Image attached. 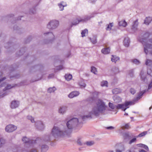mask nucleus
Here are the masks:
<instances>
[{"label": "nucleus", "instance_id": "obj_1", "mask_svg": "<svg viewBox=\"0 0 152 152\" xmlns=\"http://www.w3.org/2000/svg\"><path fill=\"white\" fill-rule=\"evenodd\" d=\"M107 107L105 103L102 100L100 99L97 100L88 114L83 116V119L85 120L86 118H91L94 116H98L100 114L104 113Z\"/></svg>", "mask_w": 152, "mask_h": 152}, {"label": "nucleus", "instance_id": "obj_2", "mask_svg": "<svg viewBox=\"0 0 152 152\" xmlns=\"http://www.w3.org/2000/svg\"><path fill=\"white\" fill-rule=\"evenodd\" d=\"M67 129L66 128L63 127L62 126L59 127L54 126L52 129L51 134L55 137H65L68 135Z\"/></svg>", "mask_w": 152, "mask_h": 152}, {"label": "nucleus", "instance_id": "obj_3", "mask_svg": "<svg viewBox=\"0 0 152 152\" xmlns=\"http://www.w3.org/2000/svg\"><path fill=\"white\" fill-rule=\"evenodd\" d=\"M145 92V91H144L143 92H142V91L140 92L138 94L137 97L132 101L129 102L126 101L123 104H118L116 106L117 108L118 109H121L124 111H125L127 108L129 107H128L129 106L134 104L135 102H136L141 98V96Z\"/></svg>", "mask_w": 152, "mask_h": 152}, {"label": "nucleus", "instance_id": "obj_4", "mask_svg": "<svg viewBox=\"0 0 152 152\" xmlns=\"http://www.w3.org/2000/svg\"><path fill=\"white\" fill-rule=\"evenodd\" d=\"M66 123V126L67 128L69 129H72L75 127L80 123V121L77 118H73L70 120L67 121Z\"/></svg>", "mask_w": 152, "mask_h": 152}, {"label": "nucleus", "instance_id": "obj_5", "mask_svg": "<svg viewBox=\"0 0 152 152\" xmlns=\"http://www.w3.org/2000/svg\"><path fill=\"white\" fill-rule=\"evenodd\" d=\"M59 24V22L58 20H53L48 22L47 24V27L49 29H55L58 27Z\"/></svg>", "mask_w": 152, "mask_h": 152}, {"label": "nucleus", "instance_id": "obj_6", "mask_svg": "<svg viewBox=\"0 0 152 152\" xmlns=\"http://www.w3.org/2000/svg\"><path fill=\"white\" fill-rule=\"evenodd\" d=\"M50 140L49 138L47 136L45 137V138L43 140H41L40 143L41 145V151L42 152H46L48 149V147L47 145L42 144L44 142H47L49 141Z\"/></svg>", "mask_w": 152, "mask_h": 152}, {"label": "nucleus", "instance_id": "obj_7", "mask_svg": "<svg viewBox=\"0 0 152 152\" xmlns=\"http://www.w3.org/2000/svg\"><path fill=\"white\" fill-rule=\"evenodd\" d=\"M17 129L16 126L13 125L9 124L6 127L5 130L7 132H11Z\"/></svg>", "mask_w": 152, "mask_h": 152}, {"label": "nucleus", "instance_id": "obj_8", "mask_svg": "<svg viewBox=\"0 0 152 152\" xmlns=\"http://www.w3.org/2000/svg\"><path fill=\"white\" fill-rule=\"evenodd\" d=\"M67 109V106L64 105L61 106L58 108V112L60 114L64 115L66 113Z\"/></svg>", "mask_w": 152, "mask_h": 152}, {"label": "nucleus", "instance_id": "obj_9", "mask_svg": "<svg viewBox=\"0 0 152 152\" xmlns=\"http://www.w3.org/2000/svg\"><path fill=\"white\" fill-rule=\"evenodd\" d=\"M142 44L144 45V52L146 54H147L148 53V49H152V44L149 43H146L145 42H142ZM152 54V52H151Z\"/></svg>", "mask_w": 152, "mask_h": 152}, {"label": "nucleus", "instance_id": "obj_10", "mask_svg": "<svg viewBox=\"0 0 152 152\" xmlns=\"http://www.w3.org/2000/svg\"><path fill=\"white\" fill-rule=\"evenodd\" d=\"M35 126L38 129L42 130L44 128V125L42 122L38 121L35 122Z\"/></svg>", "mask_w": 152, "mask_h": 152}, {"label": "nucleus", "instance_id": "obj_11", "mask_svg": "<svg viewBox=\"0 0 152 152\" xmlns=\"http://www.w3.org/2000/svg\"><path fill=\"white\" fill-rule=\"evenodd\" d=\"M90 18L89 17H86V18L84 19H81V18L77 19L72 24L73 25H76L78 24L80 22H84L86 21L89 20L90 19Z\"/></svg>", "mask_w": 152, "mask_h": 152}, {"label": "nucleus", "instance_id": "obj_12", "mask_svg": "<svg viewBox=\"0 0 152 152\" xmlns=\"http://www.w3.org/2000/svg\"><path fill=\"white\" fill-rule=\"evenodd\" d=\"M140 75L142 80L145 83H147L148 81V77L146 76V74L142 71L140 72Z\"/></svg>", "mask_w": 152, "mask_h": 152}, {"label": "nucleus", "instance_id": "obj_13", "mask_svg": "<svg viewBox=\"0 0 152 152\" xmlns=\"http://www.w3.org/2000/svg\"><path fill=\"white\" fill-rule=\"evenodd\" d=\"M79 92L77 91H75L71 92L69 95L68 97L72 98L78 96L79 94Z\"/></svg>", "mask_w": 152, "mask_h": 152}, {"label": "nucleus", "instance_id": "obj_14", "mask_svg": "<svg viewBox=\"0 0 152 152\" xmlns=\"http://www.w3.org/2000/svg\"><path fill=\"white\" fill-rule=\"evenodd\" d=\"M19 105V102L17 101H12L11 104V107L12 109L15 108L17 107Z\"/></svg>", "mask_w": 152, "mask_h": 152}, {"label": "nucleus", "instance_id": "obj_15", "mask_svg": "<svg viewBox=\"0 0 152 152\" xmlns=\"http://www.w3.org/2000/svg\"><path fill=\"white\" fill-rule=\"evenodd\" d=\"M110 48L109 47L104 48L101 50V52L104 54H107L110 53Z\"/></svg>", "mask_w": 152, "mask_h": 152}, {"label": "nucleus", "instance_id": "obj_16", "mask_svg": "<svg viewBox=\"0 0 152 152\" xmlns=\"http://www.w3.org/2000/svg\"><path fill=\"white\" fill-rule=\"evenodd\" d=\"M2 85L3 86H4L5 87L3 89V90L4 91H6L8 89H9L14 86L10 84H7L6 83H4L2 84Z\"/></svg>", "mask_w": 152, "mask_h": 152}, {"label": "nucleus", "instance_id": "obj_17", "mask_svg": "<svg viewBox=\"0 0 152 152\" xmlns=\"http://www.w3.org/2000/svg\"><path fill=\"white\" fill-rule=\"evenodd\" d=\"M138 24V23L137 20H136L134 22L132 28V29L133 31H135L137 30Z\"/></svg>", "mask_w": 152, "mask_h": 152}, {"label": "nucleus", "instance_id": "obj_18", "mask_svg": "<svg viewBox=\"0 0 152 152\" xmlns=\"http://www.w3.org/2000/svg\"><path fill=\"white\" fill-rule=\"evenodd\" d=\"M112 92L113 94H117L121 92V90L119 88H115L113 89Z\"/></svg>", "mask_w": 152, "mask_h": 152}, {"label": "nucleus", "instance_id": "obj_19", "mask_svg": "<svg viewBox=\"0 0 152 152\" xmlns=\"http://www.w3.org/2000/svg\"><path fill=\"white\" fill-rule=\"evenodd\" d=\"M113 100L115 103L120 102L121 101V98L117 96H115L113 97Z\"/></svg>", "mask_w": 152, "mask_h": 152}, {"label": "nucleus", "instance_id": "obj_20", "mask_svg": "<svg viewBox=\"0 0 152 152\" xmlns=\"http://www.w3.org/2000/svg\"><path fill=\"white\" fill-rule=\"evenodd\" d=\"M124 45L125 47H128L129 44V38H126L124 41Z\"/></svg>", "mask_w": 152, "mask_h": 152}, {"label": "nucleus", "instance_id": "obj_21", "mask_svg": "<svg viewBox=\"0 0 152 152\" xmlns=\"http://www.w3.org/2000/svg\"><path fill=\"white\" fill-rule=\"evenodd\" d=\"M119 25L120 26L125 27L127 26V23L125 20H122L119 22Z\"/></svg>", "mask_w": 152, "mask_h": 152}, {"label": "nucleus", "instance_id": "obj_22", "mask_svg": "<svg viewBox=\"0 0 152 152\" xmlns=\"http://www.w3.org/2000/svg\"><path fill=\"white\" fill-rule=\"evenodd\" d=\"M112 58H111V60L113 62L116 63V62L118 61L119 58L118 57L112 55Z\"/></svg>", "mask_w": 152, "mask_h": 152}, {"label": "nucleus", "instance_id": "obj_23", "mask_svg": "<svg viewBox=\"0 0 152 152\" xmlns=\"http://www.w3.org/2000/svg\"><path fill=\"white\" fill-rule=\"evenodd\" d=\"M95 144V142L93 141H88L84 143V144L86 145L87 146H91Z\"/></svg>", "mask_w": 152, "mask_h": 152}, {"label": "nucleus", "instance_id": "obj_24", "mask_svg": "<svg viewBox=\"0 0 152 152\" xmlns=\"http://www.w3.org/2000/svg\"><path fill=\"white\" fill-rule=\"evenodd\" d=\"M43 35L45 36H46L49 37V38H53L54 37L53 33L52 32H50L44 33L43 34Z\"/></svg>", "mask_w": 152, "mask_h": 152}, {"label": "nucleus", "instance_id": "obj_25", "mask_svg": "<svg viewBox=\"0 0 152 152\" xmlns=\"http://www.w3.org/2000/svg\"><path fill=\"white\" fill-rule=\"evenodd\" d=\"M58 6L60 8V10L61 11L64 9L63 8L64 7L66 6V3L63 2L60 4H58Z\"/></svg>", "mask_w": 152, "mask_h": 152}, {"label": "nucleus", "instance_id": "obj_26", "mask_svg": "<svg viewBox=\"0 0 152 152\" xmlns=\"http://www.w3.org/2000/svg\"><path fill=\"white\" fill-rule=\"evenodd\" d=\"M152 20L151 17L146 18L145 20L144 23L146 25H148Z\"/></svg>", "mask_w": 152, "mask_h": 152}, {"label": "nucleus", "instance_id": "obj_27", "mask_svg": "<svg viewBox=\"0 0 152 152\" xmlns=\"http://www.w3.org/2000/svg\"><path fill=\"white\" fill-rule=\"evenodd\" d=\"M91 71L95 75H97V69L94 66H92L91 67Z\"/></svg>", "mask_w": 152, "mask_h": 152}, {"label": "nucleus", "instance_id": "obj_28", "mask_svg": "<svg viewBox=\"0 0 152 152\" xmlns=\"http://www.w3.org/2000/svg\"><path fill=\"white\" fill-rule=\"evenodd\" d=\"M56 90V88L53 87L52 88H49L48 89V92L49 93H51L54 92Z\"/></svg>", "mask_w": 152, "mask_h": 152}, {"label": "nucleus", "instance_id": "obj_29", "mask_svg": "<svg viewBox=\"0 0 152 152\" xmlns=\"http://www.w3.org/2000/svg\"><path fill=\"white\" fill-rule=\"evenodd\" d=\"M27 118L28 119L31 121L32 123H35V121H34V118L31 115H28L27 116Z\"/></svg>", "mask_w": 152, "mask_h": 152}, {"label": "nucleus", "instance_id": "obj_30", "mask_svg": "<svg viewBox=\"0 0 152 152\" xmlns=\"http://www.w3.org/2000/svg\"><path fill=\"white\" fill-rule=\"evenodd\" d=\"M65 78L67 81H69L72 78V76L70 74L66 75L65 76Z\"/></svg>", "mask_w": 152, "mask_h": 152}, {"label": "nucleus", "instance_id": "obj_31", "mask_svg": "<svg viewBox=\"0 0 152 152\" xmlns=\"http://www.w3.org/2000/svg\"><path fill=\"white\" fill-rule=\"evenodd\" d=\"M108 83L106 81H103L101 83V85L102 87H107Z\"/></svg>", "mask_w": 152, "mask_h": 152}, {"label": "nucleus", "instance_id": "obj_32", "mask_svg": "<svg viewBox=\"0 0 152 152\" xmlns=\"http://www.w3.org/2000/svg\"><path fill=\"white\" fill-rule=\"evenodd\" d=\"M113 23H110L108 25L107 27L106 28V29L107 31H110L111 29V28L113 26Z\"/></svg>", "mask_w": 152, "mask_h": 152}, {"label": "nucleus", "instance_id": "obj_33", "mask_svg": "<svg viewBox=\"0 0 152 152\" xmlns=\"http://www.w3.org/2000/svg\"><path fill=\"white\" fill-rule=\"evenodd\" d=\"M88 33V30L87 29H85L83 31L81 34H82V37H83L86 36V34H87Z\"/></svg>", "mask_w": 152, "mask_h": 152}, {"label": "nucleus", "instance_id": "obj_34", "mask_svg": "<svg viewBox=\"0 0 152 152\" xmlns=\"http://www.w3.org/2000/svg\"><path fill=\"white\" fill-rule=\"evenodd\" d=\"M145 64L148 66H151L152 65V61L149 59H147L145 62Z\"/></svg>", "mask_w": 152, "mask_h": 152}, {"label": "nucleus", "instance_id": "obj_35", "mask_svg": "<svg viewBox=\"0 0 152 152\" xmlns=\"http://www.w3.org/2000/svg\"><path fill=\"white\" fill-rule=\"evenodd\" d=\"M5 143V140L3 138H1L0 140V148Z\"/></svg>", "mask_w": 152, "mask_h": 152}, {"label": "nucleus", "instance_id": "obj_36", "mask_svg": "<svg viewBox=\"0 0 152 152\" xmlns=\"http://www.w3.org/2000/svg\"><path fill=\"white\" fill-rule=\"evenodd\" d=\"M22 140L24 143H27L29 141V139L26 137H23Z\"/></svg>", "mask_w": 152, "mask_h": 152}, {"label": "nucleus", "instance_id": "obj_37", "mask_svg": "<svg viewBox=\"0 0 152 152\" xmlns=\"http://www.w3.org/2000/svg\"><path fill=\"white\" fill-rule=\"evenodd\" d=\"M90 39L92 42L94 44H96L97 42L96 38L95 37L90 38Z\"/></svg>", "mask_w": 152, "mask_h": 152}, {"label": "nucleus", "instance_id": "obj_38", "mask_svg": "<svg viewBox=\"0 0 152 152\" xmlns=\"http://www.w3.org/2000/svg\"><path fill=\"white\" fill-rule=\"evenodd\" d=\"M147 131L143 132H142V133L139 134V135H138V136L139 137H141L143 136H145V135L147 134Z\"/></svg>", "mask_w": 152, "mask_h": 152}, {"label": "nucleus", "instance_id": "obj_39", "mask_svg": "<svg viewBox=\"0 0 152 152\" xmlns=\"http://www.w3.org/2000/svg\"><path fill=\"white\" fill-rule=\"evenodd\" d=\"M124 137L125 139H129L130 136L128 133H125L124 134Z\"/></svg>", "mask_w": 152, "mask_h": 152}, {"label": "nucleus", "instance_id": "obj_40", "mask_svg": "<svg viewBox=\"0 0 152 152\" xmlns=\"http://www.w3.org/2000/svg\"><path fill=\"white\" fill-rule=\"evenodd\" d=\"M77 143L80 145H82L83 144L82 142L81 139H78L77 141Z\"/></svg>", "mask_w": 152, "mask_h": 152}, {"label": "nucleus", "instance_id": "obj_41", "mask_svg": "<svg viewBox=\"0 0 152 152\" xmlns=\"http://www.w3.org/2000/svg\"><path fill=\"white\" fill-rule=\"evenodd\" d=\"M133 63L137 64H138L140 63L139 61L136 59L133 60Z\"/></svg>", "mask_w": 152, "mask_h": 152}, {"label": "nucleus", "instance_id": "obj_42", "mask_svg": "<svg viewBox=\"0 0 152 152\" xmlns=\"http://www.w3.org/2000/svg\"><path fill=\"white\" fill-rule=\"evenodd\" d=\"M130 128L129 125L128 124H126L124 126H123V128H124L126 129H128Z\"/></svg>", "mask_w": 152, "mask_h": 152}, {"label": "nucleus", "instance_id": "obj_43", "mask_svg": "<svg viewBox=\"0 0 152 152\" xmlns=\"http://www.w3.org/2000/svg\"><path fill=\"white\" fill-rule=\"evenodd\" d=\"M109 106L112 109H114V106L113 105V104L110 102H109Z\"/></svg>", "mask_w": 152, "mask_h": 152}, {"label": "nucleus", "instance_id": "obj_44", "mask_svg": "<svg viewBox=\"0 0 152 152\" xmlns=\"http://www.w3.org/2000/svg\"><path fill=\"white\" fill-rule=\"evenodd\" d=\"M80 85L81 87V88H84L86 86V84L84 83H80Z\"/></svg>", "mask_w": 152, "mask_h": 152}, {"label": "nucleus", "instance_id": "obj_45", "mask_svg": "<svg viewBox=\"0 0 152 152\" xmlns=\"http://www.w3.org/2000/svg\"><path fill=\"white\" fill-rule=\"evenodd\" d=\"M63 68V67L62 66H59L56 67L57 69L59 70L62 69Z\"/></svg>", "mask_w": 152, "mask_h": 152}, {"label": "nucleus", "instance_id": "obj_46", "mask_svg": "<svg viewBox=\"0 0 152 152\" xmlns=\"http://www.w3.org/2000/svg\"><path fill=\"white\" fill-rule=\"evenodd\" d=\"M136 140V138H134L132 139V140H131L129 142V144H131L132 143L134 142H135Z\"/></svg>", "mask_w": 152, "mask_h": 152}, {"label": "nucleus", "instance_id": "obj_47", "mask_svg": "<svg viewBox=\"0 0 152 152\" xmlns=\"http://www.w3.org/2000/svg\"><path fill=\"white\" fill-rule=\"evenodd\" d=\"M131 93L132 94H134L135 92V90L133 88H131L130 90Z\"/></svg>", "mask_w": 152, "mask_h": 152}, {"label": "nucleus", "instance_id": "obj_48", "mask_svg": "<svg viewBox=\"0 0 152 152\" xmlns=\"http://www.w3.org/2000/svg\"><path fill=\"white\" fill-rule=\"evenodd\" d=\"M53 76H54V75L53 74H50L49 75V76H48V78H51L53 77Z\"/></svg>", "mask_w": 152, "mask_h": 152}, {"label": "nucleus", "instance_id": "obj_49", "mask_svg": "<svg viewBox=\"0 0 152 152\" xmlns=\"http://www.w3.org/2000/svg\"><path fill=\"white\" fill-rule=\"evenodd\" d=\"M148 74L150 75L151 76H152V72L151 71H148Z\"/></svg>", "mask_w": 152, "mask_h": 152}, {"label": "nucleus", "instance_id": "obj_50", "mask_svg": "<svg viewBox=\"0 0 152 152\" xmlns=\"http://www.w3.org/2000/svg\"><path fill=\"white\" fill-rule=\"evenodd\" d=\"M143 148H144L146 150L148 149V148L147 147V146L145 145H143Z\"/></svg>", "mask_w": 152, "mask_h": 152}, {"label": "nucleus", "instance_id": "obj_51", "mask_svg": "<svg viewBox=\"0 0 152 152\" xmlns=\"http://www.w3.org/2000/svg\"><path fill=\"white\" fill-rule=\"evenodd\" d=\"M114 129L113 127L112 126H110L107 127V129Z\"/></svg>", "mask_w": 152, "mask_h": 152}, {"label": "nucleus", "instance_id": "obj_52", "mask_svg": "<svg viewBox=\"0 0 152 152\" xmlns=\"http://www.w3.org/2000/svg\"><path fill=\"white\" fill-rule=\"evenodd\" d=\"M152 87V81L151 83L149 84L148 86L149 89H150Z\"/></svg>", "mask_w": 152, "mask_h": 152}, {"label": "nucleus", "instance_id": "obj_53", "mask_svg": "<svg viewBox=\"0 0 152 152\" xmlns=\"http://www.w3.org/2000/svg\"><path fill=\"white\" fill-rule=\"evenodd\" d=\"M138 145L139 147H143L144 144H138Z\"/></svg>", "mask_w": 152, "mask_h": 152}, {"label": "nucleus", "instance_id": "obj_54", "mask_svg": "<svg viewBox=\"0 0 152 152\" xmlns=\"http://www.w3.org/2000/svg\"><path fill=\"white\" fill-rule=\"evenodd\" d=\"M115 152H122V151H121L119 149H117L115 150Z\"/></svg>", "mask_w": 152, "mask_h": 152}, {"label": "nucleus", "instance_id": "obj_55", "mask_svg": "<svg viewBox=\"0 0 152 152\" xmlns=\"http://www.w3.org/2000/svg\"><path fill=\"white\" fill-rule=\"evenodd\" d=\"M115 69L116 70V71L115 72V73L116 74L118 73L119 72L118 69L117 68H116Z\"/></svg>", "mask_w": 152, "mask_h": 152}, {"label": "nucleus", "instance_id": "obj_56", "mask_svg": "<svg viewBox=\"0 0 152 152\" xmlns=\"http://www.w3.org/2000/svg\"><path fill=\"white\" fill-rule=\"evenodd\" d=\"M140 152H146L145 151L143 150H141L139 151Z\"/></svg>", "mask_w": 152, "mask_h": 152}, {"label": "nucleus", "instance_id": "obj_57", "mask_svg": "<svg viewBox=\"0 0 152 152\" xmlns=\"http://www.w3.org/2000/svg\"><path fill=\"white\" fill-rule=\"evenodd\" d=\"M124 115H128V113H125L124 114Z\"/></svg>", "mask_w": 152, "mask_h": 152}, {"label": "nucleus", "instance_id": "obj_58", "mask_svg": "<svg viewBox=\"0 0 152 152\" xmlns=\"http://www.w3.org/2000/svg\"><path fill=\"white\" fill-rule=\"evenodd\" d=\"M108 152H114L113 151L110 150V151H109Z\"/></svg>", "mask_w": 152, "mask_h": 152}, {"label": "nucleus", "instance_id": "obj_59", "mask_svg": "<svg viewBox=\"0 0 152 152\" xmlns=\"http://www.w3.org/2000/svg\"><path fill=\"white\" fill-rule=\"evenodd\" d=\"M126 152H131V151L130 150H129L127 151Z\"/></svg>", "mask_w": 152, "mask_h": 152}, {"label": "nucleus", "instance_id": "obj_60", "mask_svg": "<svg viewBox=\"0 0 152 152\" xmlns=\"http://www.w3.org/2000/svg\"><path fill=\"white\" fill-rule=\"evenodd\" d=\"M91 1L92 2H94L95 1L94 0H91Z\"/></svg>", "mask_w": 152, "mask_h": 152}, {"label": "nucleus", "instance_id": "obj_61", "mask_svg": "<svg viewBox=\"0 0 152 152\" xmlns=\"http://www.w3.org/2000/svg\"><path fill=\"white\" fill-rule=\"evenodd\" d=\"M152 108V107H150V108H149V110H151V109Z\"/></svg>", "mask_w": 152, "mask_h": 152}, {"label": "nucleus", "instance_id": "obj_62", "mask_svg": "<svg viewBox=\"0 0 152 152\" xmlns=\"http://www.w3.org/2000/svg\"><path fill=\"white\" fill-rule=\"evenodd\" d=\"M1 81V80H0V82Z\"/></svg>", "mask_w": 152, "mask_h": 152}]
</instances>
